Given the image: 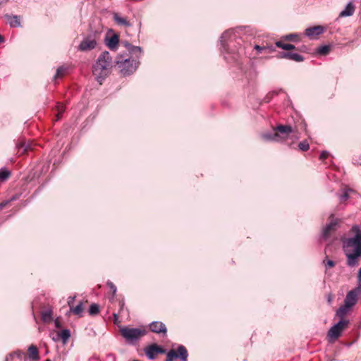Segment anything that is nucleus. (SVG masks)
Instances as JSON below:
<instances>
[{"mask_svg":"<svg viewBox=\"0 0 361 361\" xmlns=\"http://www.w3.org/2000/svg\"><path fill=\"white\" fill-rule=\"evenodd\" d=\"M241 28L228 30L221 37V51L225 59L228 61H237L239 58L245 54V47L241 46L243 39L239 37Z\"/></svg>","mask_w":361,"mask_h":361,"instance_id":"f257e3e1","label":"nucleus"},{"mask_svg":"<svg viewBox=\"0 0 361 361\" xmlns=\"http://www.w3.org/2000/svg\"><path fill=\"white\" fill-rule=\"evenodd\" d=\"M350 232L354 236L342 240L343 250L346 256L347 265L354 267L358 265L359 258L361 257V224L353 226Z\"/></svg>","mask_w":361,"mask_h":361,"instance_id":"f03ea898","label":"nucleus"},{"mask_svg":"<svg viewBox=\"0 0 361 361\" xmlns=\"http://www.w3.org/2000/svg\"><path fill=\"white\" fill-rule=\"evenodd\" d=\"M111 66V57L108 51L102 52L98 57L96 63L93 66L92 73L99 84L109 73Z\"/></svg>","mask_w":361,"mask_h":361,"instance_id":"7ed1b4c3","label":"nucleus"},{"mask_svg":"<svg viewBox=\"0 0 361 361\" xmlns=\"http://www.w3.org/2000/svg\"><path fill=\"white\" fill-rule=\"evenodd\" d=\"M139 59L135 56L121 54L116 57V64L123 75H128L136 71L139 65Z\"/></svg>","mask_w":361,"mask_h":361,"instance_id":"20e7f679","label":"nucleus"},{"mask_svg":"<svg viewBox=\"0 0 361 361\" xmlns=\"http://www.w3.org/2000/svg\"><path fill=\"white\" fill-rule=\"evenodd\" d=\"M273 133H267L262 134L261 137L266 141H281L286 138L290 133L293 132L290 126L279 125L276 126Z\"/></svg>","mask_w":361,"mask_h":361,"instance_id":"39448f33","label":"nucleus"},{"mask_svg":"<svg viewBox=\"0 0 361 361\" xmlns=\"http://www.w3.org/2000/svg\"><path fill=\"white\" fill-rule=\"evenodd\" d=\"M121 335L128 343H133L137 341L141 337L144 336L147 331L145 329L140 328H130L123 326L120 329Z\"/></svg>","mask_w":361,"mask_h":361,"instance_id":"423d86ee","label":"nucleus"},{"mask_svg":"<svg viewBox=\"0 0 361 361\" xmlns=\"http://www.w3.org/2000/svg\"><path fill=\"white\" fill-rule=\"evenodd\" d=\"M97 45V37L96 34L89 35L83 38L78 46L81 51H87L96 48Z\"/></svg>","mask_w":361,"mask_h":361,"instance_id":"0eeeda50","label":"nucleus"},{"mask_svg":"<svg viewBox=\"0 0 361 361\" xmlns=\"http://www.w3.org/2000/svg\"><path fill=\"white\" fill-rule=\"evenodd\" d=\"M348 324V320L341 319L337 324H334L328 331L327 337L329 340L332 341L337 339Z\"/></svg>","mask_w":361,"mask_h":361,"instance_id":"6e6552de","label":"nucleus"},{"mask_svg":"<svg viewBox=\"0 0 361 361\" xmlns=\"http://www.w3.org/2000/svg\"><path fill=\"white\" fill-rule=\"evenodd\" d=\"M188 355L186 348L183 345H179L177 349V353L173 350H171L168 352L166 361H173L175 358L178 357H180L181 361H187Z\"/></svg>","mask_w":361,"mask_h":361,"instance_id":"1a4fd4ad","label":"nucleus"},{"mask_svg":"<svg viewBox=\"0 0 361 361\" xmlns=\"http://www.w3.org/2000/svg\"><path fill=\"white\" fill-rule=\"evenodd\" d=\"M330 218H331L330 223L328 224L324 228L323 231H322V237L324 239H326L328 237H329L330 235L331 234V233L334 232L338 226L339 220L338 219H334L333 214L331 215Z\"/></svg>","mask_w":361,"mask_h":361,"instance_id":"9d476101","label":"nucleus"},{"mask_svg":"<svg viewBox=\"0 0 361 361\" xmlns=\"http://www.w3.org/2000/svg\"><path fill=\"white\" fill-rule=\"evenodd\" d=\"M164 352L165 350L157 344H152L145 348V354L150 360L154 359L157 354Z\"/></svg>","mask_w":361,"mask_h":361,"instance_id":"9b49d317","label":"nucleus"},{"mask_svg":"<svg viewBox=\"0 0 361 361\" xmlns=\"http://www.w3.org/2000/svg\"><path fill=\"white\" fill-rule=\"evenodd\" d=\"M359 292H361V290L355 289L349 291L345 298L344 304L349 307H352L354 305H355Z\"/></svg>","mask_w":361,"mask_h":361,"instance_id":"f8f14e48","label":"nucleus"},{"mask_svg":"<svg viewBox=\"0 0 361 361\" xmlns=\"http://www.w3.org/2000/svg\"><path fill=\"white\" fill-rule=\"evenodd\" d=\"M149 329L152 332L156 334L163 333L166 334L167 331L166 325L163 322L158 321L152 322L149 324Z\"/></svg>","mask_w":361,"mask_h":361,"instance_id":"ddd939ff","label":"nucleus"},{"mask_svg":"<svg viewBox=\"0 0 361 361\" xmlns=\"http://www.w3.org/2000/svg\"><path fill=\"white\" fill-rule=\"evenodd\" d=\"M126 49L128 51L130 56H135L136 58H140L142 54L141 47L133 46L128 42H123Z\"/></svg>","mask_w":361,"mask_h":361,"instance_id":"4468645a","label":"nucleus"},{"mask_svg":"<svg viewBox=\"0 0 361 361\" xmlns=\"http://www.w3.org/2000/svg\"><path fill=\"white\" fill-rule=\"evenodd\" d=\"M323 32L324 27L321 25L311 27L305 30V35L310 38L318 36Z\"/></svg>","mask_w":361,"mask_h":361,"instance_id":"2eb2a0df","label":"nucleus"},{"mask_svg":"<svg viewBox=\"0 0 361 361\" xmlns=\"http://www.w3.org/2000/svg\"><path fill=\"white\" fill-rule=\"evenodd\" d=\"M355 9V6L352 1H349L345 8L339 13V17L343 18L350 16L354 13Z\"/></svg>","mask_w":361,"mask_h":361,"instance_id":"dca6fc26","label":"nucleus"},{"mask_svg":"<svg viewBox=\"0 0 361 361\" xmlns=\"http://www.w3.org/2000/svg\"><path fill=\"white\" fill-rule=\"evenodd\" d=\"M281 57L286 58L297 62H300L304 60L303 56L297 53L283 52L281 54Z\"/></svg>","mask_w":361,"mask_h":361,"instance_id":"f3484780","label":"nucleus"},{"mask_svg":"<svg viewBox=\"0 0 361 361\" xmlns=\"http://www.w3.org/2000/svg\"><path fill=\"white\" fill-rule=\"evenodd\" d=\"M119 42L118 36L114 35L109 38L106 39V44L111 50H115Z\"/></svg>","mask_w":361,"mask_h":361,"instance_id":"a211bd4d","label":"nucleus"},{"mask_svg":"<svg viewBox=\"0 0 361 361\" xmlns=\"http://www.w3.org/2000/svg\"><path fill=\"white\" fill-rule=\"evenodd\" d=\"M4 18L11 27H17L20 26V18L18 16L5 15Z\"/></svg>","mask_w":361,"mask_h":361,"instance_id":"6ab92c4d","label":"nucleus"},{"mask_svg":"<svg viewBox=\"0 0 361 361\" xmlns=\"http://www.w3.org/2000/svg\"><path fill=\"white\" fill-rule=\"evenodd\" d=\"M28 357L32 360H38L39 359V350L35 345H31L27 349Z\"/></svg>","mask_w":361,"mask_h":361,"instance_id":"aec40b11","label":"nucleus"},{"mask_svg":"<svg viewBox=\"0 0 361 361\" xmlns=\"http://www.w3.org/2000/svg\"><path fill=\"white\" fill-rule=\"evenodd\" d=\"M113 18L114 21L119 25H123L125 27H130L131 25L126 18L121 16L117 13H114Z\"/></svg>","mask_w":361,"mask_h":361,"instance_id":"412c9836","label":"nucleus"},{"mask_svg":"<svg viewBox=\"0 0 361 361\" xmlns=\"http://www.w3.org/2000/svg\"><path fill=\"white\" fill-rule=\"evenodd\" d=\"M42 320L44 323H49L52 321V310L50 308L43 310L41 313Z\"/></svg>","mask_w":361,"mask_h":361,"instance_id":"4be33fe9","label":"nucleus"},{"mask_svg":"<svg viewBox=\"0 0 361 361\" xmlns=\"http://www.w3.org/2000/svg\"><path fill=\"white\" fill-rule=\"evenodd\" d=\"M25 355V353L21 351L15 352L13 354H10L6 358L5 361H23V357Z\"/></svg>","mask_w":361,"mask_h":361,"instance_id":"5701e85b","label":"nucleus"},{"mask_svg":"<svg viewBox=\"0 0 361 361\" xmlns=\"http://www.w3.org/2000/svg\"><path fill=\"white\" fill-rule=\"evenodd\" d=\"M350 307H347L345 304L343 305H342L341 307H340L337 311H336V315L341 318V319H343L344 317L345 316V314H347V312H348L349 309Z\"/></svg>","mask_w":361,"mask_h":361,"instance_id":"b1692460","label":"nucleus"},{"mask_svg":"<svg viewBox=\"0 0 361 361\" xmlns=\"http://www.w3.org/2000/svg\"><path fill=\"white\" fill-rule=\"evenodd\" d=\"M16 147L18 152L22 149L21 154L27 152L28 150H31L32 147L30 144H27L25 142L20 141L16 144Z\"/></svg>","mask_w":361,"mask_h":361,"instance_id":"393cba45","label":"nucleus"},{"mask_svg":"<svg viewBox=\"0 0 361 361\" xmlns=\"http://www.w3.org/2000/svg\"><path fill=\"white\" fill-rule=\"evenodd\" d=\"M58 335L61 338L63 343L65 344L71 337V331L68 329H63L59 332Z\"/></svg>","mask_w":361,"mask_h":361,"instance_id":"a878e982","label":"nucleus"},{"mask_svg":"<svg viewBox=\"0 0 361 361\" xmlns=\"http://www.w3.org/2000/svg\"><path fill=\"white\" fill-rule=\"evenodd\" d=\"M354 191L350 188H344L343 193L339 196V200L341 202L346 201L349 197L350 193H353Z\"/></svg>","mask_w":361,"mask_h":361,"instance_id":"bb28decb","label":"nucleus"},{"mask_svg":"<svg viewBox=\"0 0 361 361\" xmlns=\"http://www.w3.org/2000/svg\"><path fill=\"white\" fill-rule=\"evenodd\" d=\"M71 311L78 316H81L82 313L83 312V307H82V302H80L77 306L74 307L73 306L71 308H70Z\"/></svg>","mask_w":361,"mask_h":361,"instance_id":"cd10ccee","label":"nucleus"},{"mask_svg":"<svg viewBox=\"0 0 361 361\" xmlns=\"http://www.w3.org/2000/svg\"><path fill=\"white\" fill-rule=\"evenodd\" d=\"M56 111H57L56 114V121H59L61 118L63 112L65 111V107L62 104L57 103L56 106Z\"/></svg>","mask_w":361,"mask_h":361,"instance_id":"c85d7f7f","label":"nucleus"},{"mask_svg":"<svg viewBox=\"0 0 361 361\" xmlns=\"http://www.w3.org/2000/svg\"><path fill=\"white\" fill-rule=\"evenodd\" d=\"M276 46L284 50H291L295 48V46L291 44H286L282 42H276Z\"/></svg>","mask_w":361,"mask_h":361,"instance_id":"c756f323","label":"nucleus"},{"mask_svg":"<svg viewBox=\"0 0 361 361\" xmlns=\"http://www.w3.org/2000/svg\"><path fill=\"white\" fill-rule=\"evenodd\" d=\"M11 176V173L8 170L5 169H0V182H4L7 180Z\"/></svg>","mask_w":361,"mask_h":361,"instance_id":"7c9ffc66","label":"nucleus"},{"mask_svg":"<svg viewBox=\"0 0 361 361\" xmlns=\"http://www.w3.org/2000/svg\"><path fill=\"white\" fill-rule=\"evenodd\" d=\"M99 312V307L98 305L93 303L89 308V314L90 315H96Z\"/></svg>","mask_w":361,"mask_h":361,"instance_id":"2f4dec72","label":"nucleus"},{"mask_svg":"<svg viewBox=\"0 0 361 361\" xmlns=\"http://www.w3.org/2000/svg\"><path fill=\"white\" fill-rule=\"evenodd\" d=\"M329 51L330 47L328 45H323L317 49V53L321 55H326L329 52Z\"/></svg>","mask_w":361,"mask_h":361,"instance_id":"473e14b6","label":"nucleus"},{"mask_svg":"<svg viewBox=\"0 0 361 361\" xmlns=\"http://www.w3.org/2000/svg\"><path fill=\"white\" fill-rule=\"evenodd\" d=\"M66 71V68L63 67V66H61V67H59L56 70V73L54 75V79H57V78H59L61 77H62L65 73Z\"/></svg>","mask_w":361,"mask_h":361,"instance_id":"72a5a7b5","label":"nucleus"},{"mask_svg":"<svg viewBox=\"0 0 361 361\" xmlns=\"http://www.w3.org/2000/svg\"><path fill=\"white\" fill-rule=\"evenodd\" d=\"M298 147L301 151L305 152L308 150L310 145L307 141L304 140L298 144Z\"/></svg>","mask_w":361,"mask_h":361,"instance_id":"f704fd0d","label":"nucleus"},{"mask_svg":"<svg viewBox=\"0 0 361 361\" xmlns=\"http://www.w3.org/2000/svg\"><path fill=\"white\" fill-rule=\"evenodd\" d=\"M285 39L292 41V42H298L300 37L296 34H290L284 37Z\"/></svg>","mask_w":361,"mask_h":361,"instance_id":"c9c22d12","label":"nucleus"},{"mask_svg":"<svg viewBox=\"0 0 361 361\" xmlns=\"http://www.w3.org/2000/svg\"><path fill=\"white\" fill-rule=\"evenodd\" d=\"M323 264L326 268H331L335 266V262L333 260L327 259L323 260Z\"/></svg>","mask_w":361,"mask_h":361,"instance_id":"e433bc0d","label":"nucleus"},{"mask_svg":"<svg viewBox=\"0 0 361 361\" xmlns=\"http://www.w3.org/2000/svg\"><path fill=\"white\" fill-rule=\"evenodd\" d=\"M255 49H256L257 51V53H261L263 50L271 49V48L269 47L264 46V45L260 46V45L256 44L255 46Z\"/></svg>","mask_w":361,"mask_h":361,"instance_id":"4c0bfd02","label":"nucleus"},{"mask_svg":"<svg viewBox=\"0 0 361 361\" xmlns=\"http://www.w3.org/2000/svg\"><path fill=\"white\" fill-rule=\"evenodd\" d=\"M107 286L111 290L112 293H113V296H114L116 293V286L112 282H111V281H108L107 282Z\"/></svg>","mask_w":361,"mask_h":361,"instance_id":"58836bf2","label":"nucleus"},{"mask_svg":"<svg viewBox=\"0 0 361 361\" xmlns=\"http://www.w3.org/2000/svg\"><path fill=\"white\" fill-rule=\"evenodd\" d=\"M75 298V296H70L68 298V305L70 308H71L73 306V302H74Z\"/></svg>","mask_w":361,"mask_h":361,"instance_id":"ea45409f","label":"nucleus"},{"mask_svg":"<svg viewBox=\"0 0 361 361\" xmlns=\"http://www.w3.org/2000/svg\"><path fill=\"white\" fill-rule=\"evenodd\" d=\"M329 156V152H326V151H324L321 153L320 156H319V159L321 160H324L326 159Z\"/></svg>","mask_w":361,"mask_h":361,"instance_id":"a19ab883","label":"nucleus"},{"mask_svg":"<svg viewBox=\"0 0 361 361\" xmlns=\"http://www.w3.org/2000/svg\"><path fill=\"white\" fill-rule=\"evenodd\" d=\"M9 203V201H4L0 203V209H3Z\"/></svg>","mask_w":361,"mask_h":361,"instance_id":"79ce46f5","label":"nucleus"},{"mask_svg":"<svg viewBox=\"0 0 361 361\" xmlns=\"http://www.w3.org/2000/svg\"><path fill=\"white\" fill-rule=\"evenodd\" d=\"M54 324H55V326H56V328H60L61 327L60 322H59L58 319L55 320Z\"/></svg>","mask_w":361,"mask_h":361,"instance_id":"37998d69","label":"nucleus"},{"mask_svg":"<svg viewBox=\"0 0 361 361\" xmlns=\"http://www.w3.org/2000/svg\"><path fill=\"white\" fill-rule=\"evenodd\" d=\"M357 279L360 283H361V268L359 269Z\"/></svg>","mask_w":361,"mask_h":361,"instance_id":"c03bdc74","label":"nucleus"},{"mask_svg":"<svg viewBox=\"0 0 361 361\" xmlns=\"http://www.w3.org/2000/svg\"><path fill=\"white\" fill-rule=\"evenodd\" d=\"M17 199H18L17 196H13L8 201H9V202H11V201L16 200Z\"/></svg>","mask_w":361,"mask_h":361,"instance_id":"a18cd8bd","label":"nucleus"},{"mask_svg":"<svg viewBox=\"0 0 361 361\" xmlns=\"http://www.w3.org/2000/svg\"><path fill=\"white\" fill-rule=\"evenodd\" d=\"M114 319H115L114 322L116 323V321H117V319H118V315H117V314L114 313Z\"/></svg>","mask_w":361,"mask_h":361,"instance_id":"49530a36","label":"nucleus"},{"mask_svg":"<svg viewBox=\"0 0 361 361\" xmlns=\"http://www.w3.org/2000/svg\"><path fill=\"white\" fill-rule=\"evenodd\" d=\"M123 305H124L123 302L121 301V302H120V308H121V310H123Z\"/></svg>","mask_w":361,"mask_h":361,"instance_id":"de8ad7c7","label":"nucleus"},{"mask_svg":"<svg viewBox=\"0 0 361 361\" xmlns=\"http://www.w3.org/2000/svg\"><path fill=\"white\" fill-rule=\"evenodd\" d=\"M4 37L0 35V44L4 42Z\"/></svg>","mask_w":361,"mask_h":361,"instance_id":"09e8293b","label":"nucleus"},{"mask_svg":"<svg viewBox=\"0 0 361 361\" xmlns=\"http://www.w3.org/2000/svg\"><path fill=\"white\" fill-rule=\"evenodd\" d=\"M264 100H265V102H269V96L267 95V97L264 99Z\"/></svg>","mask_w":361,"mask_h":361,"instance_id":"8fccbe9b","label":"nucleus"},{"mask_svg":"<svg viewBox=\"0 0 361 361\" xmlns=\"http://www.w3.org/2000/svg\"><path fill=\"white\" fill-rule=\"evenodd\" d=\"M46 361H51L50 360H47Z\"/></svg>","mask_w":361,"mask_h":361,"instance_id":"3c124183","label":"nucleus"},{"mask_svg":"<svg viewBox=\"0 0 361 361\" xmlns=\"http://www.w3.org/2000/svg\"><path fill=\"white\" fill-rule=\"evenodd\" d=\"M135 361H137V360H135Z\"/></svg>","mask_w":361,"mask_h":361,"instance_id":"603ef678","label":"nucleus"}]
</instances>
